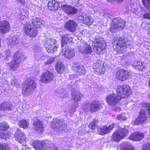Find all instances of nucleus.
Returning <instances> with one entry per match:
<instances>
[{
	"label": "nucleus",
	"mask_w": 150,
	"mask_h": 150,
	"mask_svg": "<svg viewBox=\"0 0 150 150\" xmlns=\"http://www.w3.org/2000/svg\"><path fill=\"white\" fill-rule=\"evenodd\" d=\"M3 56L2 55V53L0 52V59L1 58V57H3Z\"/></svg>",
	"instance_id": "4d7b16f0"
},
{
	"label": "nucleus",
	"mask_w": 150,
	"mask_h": 150,
	"mask_svg": "<svg viewBox=\"0 0 150 150\" xmlns=\"http://www.w3.org/2000/svg\"><path fill=\"white\" fill-rule=\"evenodd\" d=\"M6 56H9L10 55V52L9 50H7L6 51Z\"/></svg>",
	"instance_id": "6e6d98bb"
},
{
	"label": "nucleus",
	"mask_w": 150,
	"mask_h": 150,
	"mask_svg": "<svg viewBox=\"0 0 150 150\" xmlns=\"http://www.w3.org/2000/svg\"><path fill=\"white\" fill-rule=\"evenodd\" d=\"M142 1L144 6L150 10V0H142Z\"/></svg>",
	"instance_id": "37998d69"
},
{
	"label": "nucleus",
	"mask_w": 150,
	"mask_h": 150,
	"mask_svg": "<svg viewBox=\"0 0 150 150\" xmlns=\"http://www.w3.org/2000/svg\"><path fill=\"white\" fill-rule=\"evenodd\" d=\"M44 45L46 50L49 53H53L56 51L59 47L57 42L55 39L49 38L46 40Z\"/></svg>",
	"instance_id": "1a4fd4ad"
},
{
	"label": "nucleus",
	"mask_w": 150,
	"mask_h": 150,
	"mask_svg": "<svg viewBox=\"0 0 150 150\" xmlns=\"http://www.w3.org/2000/svg\"><path fill=\"white\" fill-rule=\"evenodd\" d=\"M26 58V57L20 52H16L13 60L8 64L13 70L17 69L20 66V62Z\"/></svg>",
	"instance_id": "7ed1b4c3"
},
{
	"label": "nucleus",
	"mask_w": 150,
	"mask_h": 150,
	"mask_svg": "<svg viewBox=\"0 0 150 150\" xmlns=\"http://www.w3.org/2000/svg\"><path fill=\"white\" fill-rule=\"evenodd\" d=\"M9 128L8 124L6 122H4L1 123L0 125V129L3 131H6Z\"/></svg>",
	"instance_id": "79ce46f5"
},
{
	"label": "nucleus",
	"mask_w": 150,
	"mask_h": 150,
	"mask_svg": "<svg viewBox=\"0 0 150 150\" xmlns=\"http://www.w3.org/2000/svg\"><path fill=\"white\" fill-rule=\"evenodd\" d=\"M34 129L39 132H43V127L42 123L40 121L38 120L35 122L33 124Z\"/></svg>",
	"instance_id": "7c9ffc66"
},
{
	"label": "nucleus",
	"mask_w": 150,
	"mask_h": 150,
	"mask_svg": "<svg viewBox=\"0 0 150 150\" xmlns=\"http://www.w3.org/2000/svg\"><path fill=\"white\" fill-rule=\"evenodd\" d=\"M30 23H27L25 26L24 31L26 34L30 37H35L37 35V30L33 29Z\"/></svg>",
	"instance_id": "f3484780"
},
{
	"label": "nucleus",
	"mask_w": 150,
	"mask_h": 150,
	"mask_svg": "<svg viewBox=\"0 0 150 150\" xmlns=\"http://www.w3.org/2000/svg\"><path fill=\"white\" fill-rule=\"evenodd\" d=\"M61 38L62 53L64 54L66 58L70 59L72 58L75 55V51L74 49L71 48H68L67 47H63L68 42H71L72 38L70 35L64 34L62 35Z\"/></svg>",
	"instance_id": "f257e3e1"
},
{
	"label": "nucleus",
	"mask_w": 150,
	"mask_h": 150,
	"mask_svg": "<svg viewBox=\"0 0 150 150\" xmlns=\"http://www.w3.org/2000/svg\"><path fill=\"white\" fill-rule=\"evenodd\" d=\"M94 45H93V48L97 54H101L103 50L105 49L106 45L105 41L101 38H97L94 41Z\"/></svg>",
	"instance_id": "423d86ee"
},
{
	"label": "nucleus",
	"mask_w": 150,
	"mask_h": 150,
	"mask_svg": "<svg viewBox=\"0 0 150 150\" xmlns=\"http://www.w3.org/2000/svg\"><path fill=\"white\" fill-rule=\"evenodd\" d=\"M0 150H9V146L5 144H0Z\"/></svg>",
	"instance_id": "a18cd8bd"
},
{
	"label": "nucleus",
	"mask_w": 150,
	"mask_h": 150,
	"mask_svg": "<svg viewBox=\"0 0 150 150\" xmlns=\"http://www.w3.org/2000/svg\"><path fill=\"white\" fill-rule=\"evenodd\" d=\"M125 24V21L121 18L115 19L111 25L110 31L112 33H114L117 30H122L124 28Z\"/></svg>",
	"instance_id": "6e6552de"
},
{
	"label": "nucleus",
	"mask_w": 150,
	"mask_h": 150,
	"mask_svg": "<svg viewBox=\"0 0 150 150\" xmlns=\"http://www.w3.org/2000/svg\"><path fill=\"white\" fill-rule=\"evenodd\" d=\"M123 134L121 135L117 130L113 133L112 136V140L116 142H119L123 138Z\"/></svg>",
	"instance_id": "f704fd0d"
},
{
	"label": "nucleus",
	"mask_w": 150,
	"mask_h": 150,
	"mask_svg": "<svg viewBox=\"0 0 150 150\" xmlns=\"http://www.w3.org/2000/svg\"><path fill=\"white\" fill-rule=\"evenodd\" d=\"M29 23H30V25L33 27L35 28H39L42 23V21L38 18H34L32 19L31 22Z\"/></svg>",
	"instance_id": "c756f323"
},
{
	"label": "nucleus",
	"mask_w": 150,
	"mask_h": 150,
	"mask_svg": "<svg viewBox=\"0 0 150 150\" xmlns=\"http://www.w3.org/2000/svg\"><path fill=\"white\" fill-rule=\"evenodd\" d=\"M54 75L52 72L48 70L44 71L41 76V81L44 83H48L53 80Z\"/></svg>",
	"instance_id": "ddd939ff"
},
{
	"label": "nucleus",
	"mask_w": 150,
	"mask_h": 150,
	"mask_svg": "<svg viewBox=\"0 0 150 150\" xmlns=\"http://www.w3.org/2000/svg\"><path fill=\"white\" fill-rule=\"evenodd\" d=\"M143 17L145 18L150 20V13H145L144 14Z\"/></svg>",
	"instance_id": "3c124183"
},
{
	"label": "nucleus",
	"mask_w": 150,
	"mask_h": 150,
	"mask_svg": "<svg viewBox=\"0 0 150 150\" xmlns=\"http://www.w3.org/2000/svg\"><path fill=\"white\" fill-rule=\"evenodd\" d=\"M147 26H149L150 27V28L149 27L148 29V30L149 31V32L150 31V24H149V25H147Z\"/></svg>",
	"instance_id": "13d9d810"
},
{
	"label": "nucleus",
	"mask_w": 150,
	"mask_h": 150,
	"mask_svg": "<svg viewBox=\"0 0 150 150\" xmlns=\"http://www.w3.org/2000/svg\"><path fill=\"white\" fill-rule=\"evenodd\" d=\"M78 25L76 22L73 20L67 21L65 25V29L71 32L75 31L77 28Z\"/></svg>",
	"instance_id": "4468645a"
},
{
	"label": "nucleus",
	"mask_w": 150,
	"mask_h": 150,
	"mask_svg": "<svg viewBox=\"0 0 150 150\" xmlns=\"http://www.w3.org/2000/svg\"><path fill=\"white\" fill-rule=\"evenodd\" d=\"M115 110L117 111H119L120 110V108L119 107H115Z\"/></svg>",
	"instance_id": "864d4df0"
},
{
	"label": "nucleus",
	"mask_w": 150,
	"mask_h": 150,
	"mask_svg": "<svg viewBox=\"0 0 150 150\" xmlns=\"http://www.w3.org/2000/svg\"><path fill=\"white\" fill-rule=\"evenodd\" d=\"M125 115V113H122L120 115H118L117 116V119L121 121L125 120L127 119V118Z\"/></svg>",
	"instance_id": "c03bdc74"
},
{
	"label": "nucleus",
	"mask_w": 150,
	"mask_h": 150,
	"mask_svg": "<svg viewBox=\"0 0 150 150\" xmlns=\"http://www.w3.org/2000/svg\"><path fill=\"white\" fill-rule=\"evenodd\" d=\"M143 150H150V144H146L144 146Z\"/></svg>",
	"instance_id": "8fccbe9b"
},
{
	"label": "nucleus",
	"mask_w": 150,
	"mask_h": 150,
	"mask_svg": "<svg viewBox=\"0 0 150 150\" xmlns=\"http://www.w3.org/2000/svg\"><path fill=\"white\" fill-rule=\"evenodd\" d=\"M136 69L140 71H144L147 69L145 64L144 62L135 61L133 63H130Z\"/></svg>",
	"instance_id": "4be33fe9"
},
{
	"label": "nucleus",
	"mask_w": 150,
	"mask_h": 150,
	"mask_svg": "<svg viewBox=\"0 0 150 150\" xmlns=\"http://www.w3.org/2000/svg\"><path fill=\"white\" fill-rule=\"evenodd\" d=\"M11 26L9 23L6 21L4 20L0 21V32L4 34L8 32Z\"/></svg>",
	"instance_id": "aec40b11"
},
{
	"label": "nucleus",
	"mask_w": 150,
	"mask_h": 150,
	"mask_svg": "<svg viewBox=\"0 0 150 150\" xmlns=\"http://www.w3.org/2000/svg\"><path fill=\"white\" fill-rule=\"evenodd\" d=\"M19 86L18 85H17V86H16V87H19Z\"/></svg>",
	"instance_id": "052dcab7"
},
{
	"label": "nucleus",
	"mask_w": 150,
	"mask_h": 150,
	"mask_svg": "<svg viewBox=\"0 0 150 150\" xmlns=\"http://www.w3.org/2000/svg\"><path fill=\"white\" fill-rule=\"evenodd\" d=\"M96 65H97L98 66L95 69V73L97 74H104L105 70L103 64H101L99 65L98 64H96Z\"/></svg>",
	"instance_id": "2f4dec72"
},
{
	"label": "nucleus",
	"mask_w": 150,
	"mask_h": 150,
	"mask_svg": "<svg viewBox=\"0 0 150 150\" xmlns=\"http://www.w3.org/2000/svg\"><path fill=\"white\" fill-rule=\"evenodd\" d=\"M114 44L113 47L115 48L119 53H122L126 50L127 47V42H125L124 40L118 36L115 37L112 41Z\"/></svg>",
	"instance_id": "f03ea898"
},
{
	"label": "nucleus",
	"mask_w": 150,
	"mask_h": 150,
	"mask_svg": "<svg viewBox=\"0 0 150 150\" xmlns=\"http://www.w3.org/2000/svg\"><path fill=\"white\" fill-rule=\"evenodd\" d=\"M119 129L118 130L119 133H120L121 135L123 134L122 138L126 136L128 134V131L127 129L124 128H121L120 127V126L118 128Z\"/></svg>",
	"instance_id": "4c0bfd02"
},
{
	"label": "nucleus",
	"mask_w": 150,
	"mask_h": 150,
	"mask_svg": "<svg viewBox=\"0 0 150 150\" xmlns=\"http://www.w3.org/2000/svg\"><path fill=\"white\" fill-rule=\"evenodd\" d=\"M78 19L82 20L83 23L87 25H91L94 21V20L92 17L88 16L86 15L80 16L78 17Z\"/></svg>",
	"instance_id": "b1692460"
},
{
	"label": "nucleus",
	"mask_w": 150,
	"mask_h": 150,
	"mask_svg": "<svg viewBox=\"0 0 150 150\" xmlns=\"http://www.w3.org/2000/svg\"><path fill=\"white\" fill-rule=\"evenodd\" d=\"M53 58L51 57H49L47 58V61L45 62L44 63L45 65H47L48 64H50L52 63L54 60Z\"/></svg>",
	"instance_id": "09e8293b"
},
{
	"label": "nucleus",
	"mask_w": 150,
	"mask_h": 150,
	"mask_svg": "<svg viewBox=\"0 0 150 150\" xmlns=\"http://www.w3.org/2000/svg\"><path fill=\"white\" fill-rule=\"evenodd\" d=\"M55 69L58 73H61L64 70V66L61 62H59L56 63Z\"/></svg>",
	"instance_id": "c9c22d12"
},
{
	"label": "nucleus",
	"mask_w": 150,
	"mask_h": 150,
	"mask_svg": "<svg viewBox=\"0 0 150 150\" xmlns=\"http://www.w3.org/2000/svg\"><path fill=\"white\" fill-rule=\"evenodd\" d=\"M12 107V104L7 102L3 103L0 104V109L4 111L10 110Z\"/></svg>",
	"instance_id": "72a5a7b5"
},
{
	"label": "nucleus",
	"mask_w": 150,
	"mask_h": 150,
	"mask_svg": "<svg viewBox=\"0 0 150 150\" xmlns=\"http://www.w3.org/2000/svg\"><path fill=\"white\" fill-rule=\"evenodd\" d=\"M122 150H134L132 145L126 142L124 144V147Z\"/></svg>",
	"instance_id": "a19ab883"
},
{
	"label": "nucleus",
	"mask_w": 150,
	"mask_h": 150,
	"mask_svg": "<svg viewBox=\"0 0 150 150\" xmlns=\"http://www.w3.org/2000/svg\"><path fill=\"white\" fill-rule=\"evenodd\" d=\"M8 44L9 45H14L17 44L18 42V41L15 38H11L10 39L7 40Z\"/></svg>",
	"instance_id": "e433bc0d"
},
{
	"label": "nucleus",
	"mask_w": 150,
	"mask_h": 150,
	"mask_svg": "<svg viewBox=\"0 0 150 150\" xmlns=\"http://www.w3.org/2000/svg\"><path fill=\"white\" fill-rule=\"evenodd\" d=\"M102 108L101 104L97 101H93L89 103L88 102L83 103V108L84 111L86 112L96 111H98Z\"/></svg>",
	"instance_id": "39448f33"
},
{
	"label": "nucleus",
	"mask_w": 150,
	"mask_h": 150,
	"mask_svg": "<svg viewBox=\"0 0 150 150\" xmlns=\"http://www.w3.org/2000/svg\"><path fill=\"white\" fill-rule=\"evenodd\" d=\"M33 51L35 53V56L36 60L41 61L45 59L46 56L43 54L39 48L35 49Z\"/></svg>",
	"instance_id": "393cba45"
},
{
	"label": "nucleus",
	"mask_w": 150,
	"mask_h": 150,
	"mask_svg": "<svg viewBox=\"0 0 150 150\" xmlns=\"http://www.w3.org/2000/svg\"><path fill=\"white\" fill-rule=\"evenodd\" d=\"M149 85H150V79L149 80Z\"/></svg>",
	"instance_id": "bf43d9fd"
},
{
	"label": "nucleus",
	"mask_w": 150,
	"mask_h": 150,
	"mask_svg": "<svg viewBox=\"0 0 150 150\" xmlns=\"http://www.w3.org/2000/svg\"><path fill=\"white\" fill-rule=\"evenodd\" d=\"M48 8L51 10H55L59 8V5L58 2L54 0H51L48 4Z\"/></svg>",
	"instance_id": "c85d7f7f"
},
{
	"label": "nucleus",
	"mask_w": 150,
	"mask_h": 150,
	"mask_svg": "<svg viewBox=\"0 0 150 150\" xmlns=\"http://www.w3.org/2000/svg\"><path fill=\"white\" fill-rule=\"evenodd\" d=\"M120 99L118 96H117L115 94H111L108 95L106 98V100L107 103L111 106L115 105Z\"/></svg>",
	"instance_id": "f8f14e48"
},
{
	"label": "nucleus",
	"mask_w": 150,
	"mask_h": 150,
	"mask_svg": "<svg viewBox=\"0 0 150 150\" xmlns=\"http://www.w3.org/2000/svg\"><path fill=\"white\" fill-rule=\"evenodd\" d=\"M129 76V72L123 69H121L117 71L116 74L117 79L122 81L127 79Z\"/></svg>",
	"instance_id": "6ab92c4d"
},
{
	"label": "nucleus",
	"mask_w": 150,
	"mask_h": 150,
	"mask_svg": "<svg viewBox=\"0 0 150 150\" xmlns=\"http://www.w3.org/2000/svg\"><path fill=\"white\" fill-rule=\"evenodd\" d=\"M71 96L73 101L76 103V104L75 106V108L73 109L72 111L71 112L69 111L71 113L72 112L75 111L76 108L78 106V102L80 100L82 97V95L79 92L74 91L71 92Z\"/></svg>",
	"instance_id": "a211bd4d"
},
{
	"label": "nucleus",
	"mask_w": 150,
	"mask_h": 150,
	"mask_svg": "<svg viewBox=\"0 0 150 150\" xmlns=\"http://www.w3.org/2000/svg\"><path fill=\"white\" fill-rule=\"evenodd\" d=\"M22 5L24 6L25 4V0H17Z\"/></svg>",
	"instance_id": "603ef678"
},
{
	"label": "nucleus",
	"mask_w": 150,
	"mask_h": 150,
	"mask_svg": "<svg viewBox=\"0 0 150 150\" xmlns=\"http://www.w3.org/2000/svg\"><path fill=\"white\" fill-rule=\"evenodd\" d=\"M51 126L54 130H63L66 128V125L62 123L59 119H54L51 123Z\"/></svg>",
	"instance_id": "9d476101"
},
{
	"label": "nucleus",
	"mask_w": 150,
	"mask_h": 150,
	"mask_svg": "<svg viewBox=\"0 0 150 150\" xmlns=\"http://www.w3.org/2000/svg\"><path fill=\"white\" fill-rule=\"evenodd\" d=\"M74 70L76 74L79 75H84L86 71L85 67L82 65H78L74 67Z\"/></svg>",
	"instance_id": "cd10ccee"
},
{
	"label": "nucleus",
	"mask_w": 150,
	"mask_h": 150,
	"mask_svg": "<svg viewBox=\"0 0 150 150\" xmlns=\"http://www.w3.org/2000/svg\"><path fill=\"white\" fill-rule=\"evenodd\" d=\"M36 87V85L35 81L29 79L26 81L23 85L22 93L24 96H29L32 95L33 91Z\"/></svg>",
	"instance_id": "20e7f679"
},
{
	"label": "nucleus",
	"mask_w": 150,
	"mask_h": 150,
	"mask_svg": "<svg viewBox=\"0 0 150 150\" xmlns=\"http://www.w3.org/2000/svg\"><path fill=\"white\" fill-rule=\"evenodd\" d=\"M146 119L147 117L145 112L142 110L140 112L139 117L135 121V123L136 125H139L142 123L145 122Z\"/></svg>",
	"instance_id": "bb28decb"
},
{
	"label": "nucleus",
	"mask_w": 150,
	"mask_h": 150,
	"mask_svg": "<svg viewBox=\"0 0 150 150\" xmlns=\"http://www.w3.org/2000/svg\"><path fill=\"white\" fill-rule=\"evenodd\" d=\"M104 17H107L108 18H110L111 17V15L109 14H106L105 15Z\"/></svg>",
	"instance_id": "5fc2aeb1"
},
{
	"label": "nucleus",
	"mask_w": 150,
	"mask_h": 150,
	"mask_svg": "<svg viewBox=\"0 0 150 150\" xmlns=\"http://www.w3.org/2000/svg\"><path fill=\"white\" fill-rule=\"evenodd\" d=\"M96 121H93L92 122L89 124L88 125L89 128L92 130L95 129L96 127Z\"/></svg>",
	"instance_id": "49530a36"
},
{
	"label": "nucleus",
	"mask_w": 150,
	"mask_h": 150,
	"mask_svg": "<svg viewBox=\"0 0 150 150\" xmlns=\"http://www.w3.org/2000/svg\"><path fill=\"white\" fill-rule=\"evenodd\" d=\"M144 134L141 132H136L129 136L131 140L134 141H139L142 140L144 138Z\"/></svg>",
	"instance_id": "a878e982"
},
{
	"label": "nucleus",
	"mask_w": 150,
	"mask_h": 150,
	"mask_svg": "<svg viewBox=\"0 0 150 150\" xmlns=\"http://www.w3.org/2000/svg\"><path fill=\"white\" fill-rule=\"evenodd\" d=\"M117 126L118 127L117 124H111L108 127L106 126L100 127L97 130L99 134L104 135L107 133L110 130Z\"/></svg>",
	"instance_id": "2eb2a0df"
},
{
	"label": "nucleus",
	"mask_w": 150,
	"mask_h": 150,
	"mask_svg": "<svg viewBox=\"0 0 150 150\" xmlns=\"http://www.w3.org/2000/svg\"><path fill=\"white\" fill-rule=\"evenodd\" d=\"M149 97H150V95H149Z\"/></svg>",
	"instance_id": "680f3d73"
},
{
	"label": "nucleus",
	"mask_w": 150,
	"mask_h": 150,
	"mask_svg": "<svg viewBox=\"0 0 150 150\" xmlns=\"http://www.w3.org/2000/svg\"><path fill=\"white\" fill-rule=\"evenodd\" d=\"M15 138L16 140L20 143L23 145H24L26 142V138L23 132L20 129H17L16 132Z\"/></svg>",
	"instance_id": "dca6fc26"
},
{
	"label": "nucleus",
	"mask_w": 150,
	"mask_h": 150,
	"mask_svg": "<svg viewBox=\"0 0 150 150\" xmlns=\"http://www.w3.org/2000/svg\"><path fill=\"white\" fill-rule=\"evenodd\" d=\"M11 132H6V133H1L0 137L4 139L7 140V139L11 137Z\"/></svg>",
	"instance_id": "ea45409f"
},
{
	"label": "nucleus",
	"mask_w": 150,
	"mask_h": 150,
	"mask_svg": "<svg viewBox=\"0 0 150 150\" xmlns=\"http://www.w3.org/2000/svg\"><path fill=\"white\" fill-rule=\"evenodd\" d=\"M63 11L68 14H74L77 12V10L74 7L67 4H64L61 6Z\"/></svg>",
	"instance_id": "412c9836"
},
{
	"label": "nucleus",
	"mask_w": 150,
	"mask_h": 150,
	"mask_svg": "<svg viewBox=\"0 0 150 150\" xmlns=\"http://www.w3.org/2000/svg\"><path fill=\"white\" fill-rule=\"evenodd\" d=\"M29 123L25 120H22L19 123V126L23 128H26L28 127Z\"/></svg>",
	"instance_id": "58836bf2"
},
{
	"label": "nucleus",
	"mask_w": 150,
	"mask_h": 150,
	"mask_svg": "<svg viewBox=\"0 0 150 150\" xmlns=\"http://www.w3.org/2000/svg\"><path fill=\"white\" fill-rule=\"evenodd\" d=\"M141 105L143 107L146 108L148 110V112L150 115V104L144 103H142Z\"/></svg>",
	"instance_id": "de8ad7c7"
},
{
	"label": "nucleus",
	"mask_w": 150,
	"mask_h": 150,
	"mask_svg": "<svg viewBox=\"0 0 150 150\" xmlns=\"http://www.w3.org/2000/svg\"><path fill=\"white\" fill-rule=\"evenodd\" d=\"M56 95L59 98L66 97L68 95V93L66 91L62 88L57 89L55 91Z\"/></svg>",
	"instance_id": "473e14b6"
},
{
	"label": "nucleus",
	"mask_w": 150,
	"mask_h": 150,
	"mask_svg": "<svg viewBox=\"0 0 150 150\" xmlns=\"http://www.w3.org/2000/svg\"><path fill=\"white\" fill-rule=\"evenodd\" d=\"M79 52L86 54L91 53L92 52L91 47L86 42L83 41L80 42L78 46Z\"/></svg>",
	"instance_id": "9b49d317"
},
{
	"label": "nucleus",
	"mask_w": 150,
	"mask_h": 150,
	"mask_svg": "<svg viewBox=\"0 0 150 150\" xmlns=\"http://www.w3.org/2000/svg\"><path fill=\"white\" fill-rule=\"evenodd\" d=\"M32 143L34 148L37 150H45V144L43 142L36 140Z\"/></svg>",
	"instance_id": "5701e85b"
},
{
	"label": "nucleus",
	"mask_w": 150,
	"mask_h": 150,
	"mask_svg": "<svg viewBox=\"0 0 150 150\" xmlns=\"http://www.w3.org/2000/svg\"><path fill=\"white\" fill-rule=\"evenodd\" d=\"M116 91L117 95L120 97L121 99L122 98H127L131 93L130 87L126 85L118 86Z\"/></svg>",
	"instance_id": "0eeeda50"
}]
</instances>
